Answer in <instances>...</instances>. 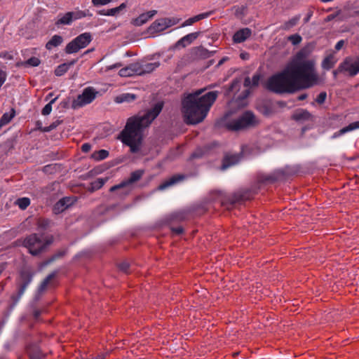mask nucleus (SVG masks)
<instances>
[{"label": "nucleus", "mask_w": 359, "mask_h": 359, "mask_svg": "<svg viewBox=\"0 0 359 359\" xmlns=\"http://www.w3.org/2000/svg\"><path fill=\"white\" fill-rule=\"evenodd\" d=\"M307 48H302L292 57L284 69L267 80L265 87L275 93H292L309 88L318 83L319 76L316 61L309 58Z\"/></svg>", "instance_id": "nucleus-1"}, {"label": "nucleus", "mask_w": 359, "mask_h": 359, "mask_svg": "<svg viewBox=\"0 0 359 359\" xmlns=\"http://www.w3.org/2000/svg\"><path fill=\"white\" fill-rule=\"evenodd\" d=\"M163 102L156 103L142 116H133L128 118L123 130L118 135V139L123 144L130 147V151L135 154L140 151L142 131L148 127L162 111Z\"/></svg>", "instance_id": "nucleus-2"}, {"label": "nucleus", "mask_w": 359, "mask_h": 359, "mask_svg": "<svg viewBox=\"0 0 359 359\" xmlns=\"http://www.w3.org/2000/svg\"><path fill=\"white\" fill-rule=\"evenodd\" d=\"M201 91L189 95L182 102V113L187 124L201 122L216 100L218 92L212 91L199 96Z\"/></svg>", "instance_id": "nucleus-3"}, {"label": "nucleus", "mask_w": 359, "mask_h": 359, "mask_svg": "<svg viewBox=\"0 0 359 359\" xmlns=\"http://www.w3.org/2000/svg\"><path fill=\"white\" fill-rule=\"evenodd\" d=\"M259 124V120L250 111H245L236 119H233L226 123V128L229 130L239 131L248 130L257 127Z\"/></svg>", "instance_id": "nucleus-4"}, {"label": "nucleus", "mask_w": 359, "mask_h": 359, "mask_svg": "<svg viewBox=\"0 0 359 359\" xmlns=\"http://www.w3.org/2000/svg\"><path fill=\"white\" fill-rule=\"evenodd\" d=\"M34 275V271L29 268H24L20 271L15 281L17 293L11 296L14 303H16L24 294L27 287L32 282Z\"/></svg>", "instance_id": "nucleus-5"}, {"label": "nucleus", "mask_w": 359, "mask_h": 359, "mask_svg": "<svg viewBox=\"0 0 359 359\" xmlns=\"http://www.w3.org/2000/svg\"><path fill=\"white\" fill-rule=\"evenodd\" d=\"M51 242L50 240L44 242L38 234L32 233L24 239L22 245L28 249L30 254L35 256L43 252Z\"/></svg>", "instance_id": "nucleus-6"}, {"label": "nucleus", "mask_w": 359, "mask_h": 359, "mask_svg": "<svg viewBox=\"0 0 359 359\" xmlns=\"http://www.w3.org/2000/svg\"><path fill=\"white\" fill-rule=\"evenodd\" d=\"M254 194H255L250 189H239L222 199L221 205L229 208V205L233 206L236 204H241L246 201L251 200L253 198Z\"/></svg>", "instance_id": "nucleus-7"}, {"label": "nucleus", "mask_w": 359, "mask_h": 359, "mask_svg": "<svg viewBox=\"0 0 359 359\" xmlns=\"http://www.w3.org/2000/svg\"><path fill=\"white\" fill-rule=\"evenodd\" d=\"M92 41V36L89 32L83 33L70 41L65 48L66 53H77L80 49L86 48Z\"/></svg>", "instance_id": "nucleus-8"}, {"label": "nucleus", "mask_w": 359, "mask_h": 359, "mask_svg": "<svg viewBox=\"0 0 359 359\" xmlns=\"http://www.w3.org/2000/svg\"><path fill=\"white\" fill-rule=\"evenodd\" d=\"M97 94L98 92L94 88H86L83 93L73 100L72 107L76 109L91 103L95 99Z\"/></svg>", "instance_id": "nucleus-9"}, {"label": "nucleus", "mask_w": 359, "mask_h": 359, "mask_svg": "<svg viewBox=\"0 0 359 359\" xmlns=\"http://www.w3.org/2000/svg\"><path fill=\"white\" fill-rule=\"evenodd\" d=\"M143 174H144L143 170H135V171L131 172L130 176L128 180L123 181L119 184L111 187L110 188L109 191L111 192H113V191H115L121 189L128 188L133 184L139 181L142 178ZM130 191H131L130 188L126 189L124 191H123V192H121V194L123 195V196H128L130 193Z\"/></svg>", "instance_id": "nucleus-10"}, {"label": "nucleus", "mask_w": 359, "mask_h": 359, "mask_svg": "<svg viewBox=\"0 0 359 359\" xmlns=\"http://www.w3.org/2000/svg\"><path fill=\"white\" fill-rule=\"evenodd\" d=\"M76 201L74 197H64L59 200L53 207V211L55 214L60 213L72 205Z\"/></svg>", "instance_id": "nucleus-11"}, {"label": "nucleus", "mask_w": 359, "mask_h": 359, "mask_svg": "<svg viewBox=\"0 0 359 359\" xmlns=\"http://www.w3.org/2000/svg\"><path fill=\"white\" fill-rule=\"evenodd\" d=\"M214 52L209 51L203 46L194 47L191 50V57L193 60L206 59L211 57Z\"/></svg>", "instance_id": "nucleus-12"}, {"label": "nucleus", "mask_w": 359, "mask_h": 359, "mask_svg": "<svg viewBox=\"0 0 359 359\" xmlns=\"http://www.w3.org/2000/svg\"><path fill=\"white\" fill-rule=\"evenodd\" d=\"M140 62H135L119 70L118 74L121 76H132L134 75L140 76Z\"/></svg>", "instance_id": "nucleus-13"}, {"label": "nucleus", "mask_w": 359, "mask_h": 359, "mask_svg": "<svg viewBox=\"0 0 359 359\" xmlns=\"http://www.w3.org/2000/svg\"><path fill=\"white\" fill-rule=\"evenodd\" d=\"M187 176L184 174H175L165 180L158 186L159 190H163L170 186L175 185L185 180Z\"/></svg>", "instance_id": "nucleus-14"}, {"label": "nucleus", "mask_w": 359, "mask_h": 359, "mask_svg": "<svg viewBox=\"0 0 359 359\" xmlns=\"http://www.w3.org/2000/svg\"><path fill=\"white\" fill-rule=\"evenodd\" d=\"M283 177L281 172H275L269 175L261 174L258 175L257 180L260 183L271 184L280 180Z\"/></svg>", "instance_id": "nucleus-15"}, {"label": "nucleus", "mask_w": 359, "mask_h": 359, "mask_svg": "<svg viewBox=\"0 0 359 359\" xmlns=\"http://www.w3.org/2000/svg\"><path fill=\"white\" fill-rule=\"evenodd\" d=\"M199 34L200 32H193L183 36L178 41H177V43L175 44V47L185 48L187 46L191 44L194 40H196L199 36Z\"/></svg>", "instance_id": "nucleus-16"}, {"label": "nucleus", "mask_w": 359, "mask_h": 359, "mask_svg": "<svg viewBox=\"0 0 359 359\" xmlns=\"http://www.w3.org/2000/svg\"><path fill=\"white\" fill-rule=\"evenodd\" d=\"M252 34V31L249 28H243L237 31L233 36V41L236 43H242L248 39Z\"/></svg>", "instance_id": "nucleus-17"}, {"label": "nucleus", "mask_w": 359, "mask_h": 359, "mask_svg": "<svg viewBox=\"0 0 359 359\" xmlns=\"http://www.w3.org/2000/svg\"><path fill=\"white\" fill-rule=\"evenodd\" d=\"M27 352L29 354V359H43L45 358V355L41 352L35 344L27 345Z\"/></svg>", "instance_id": "nucleus-18"}, {"label": "nucleus", "mask_w": 359, "mask_h": 359, "mask_svg": "<svg viewBox=\"0 0 359 359\" xmlns=\"http://www.w3.org/2000/svg\"><path fill=\"white\" fill-rule=\"evenodd\" d=\"M156 11L153 10L144 13H142L133 20V24L136 26H141L146 23L154 15H156Z\"/></svg>", "instance_id": "nucleus-19"}, {"label": "nucleus", "mask_w": 359, "mask_h": 359, "mask_svg": "<svg viewBox=\"0 0 359 359\" xmlns=\"http://www.w3.org/2000/svg\"><path fill=\"white\" fill-rule=\"evenodd\" d=\"M295 121H308L312 118L311 113L306 109H299L296 110L292 116Z\"/></svg>", "instance_id": "nucleus-20"}, {"label": "nucleus", "mask_w": 359, "mask_h": 359, "mask_svg": "<svg viewBox=\"0 0 359 359\" xmlns=\"http://www.w3.org/2000/svg\"><path fill=\"white\" fill-rule=\"evenodd\" d=\"M239 156L238 155H227L222 161V170H225L229 167L235 165L239 161Z\"/></svg>", "instance_id": "nucleus-21"}, {"label": "nucleus", "mask_w": 359, "mask_h": 359, "mask_svg": "<svg viewBox=\"0 0 359 359\" xmlns=\"http://www.w3.org/2000/svg\"><path fill=\"white\" fill-rule=\"evenodd\" d=\"M160 65L159 62H153V63H140V76L146 74L151 73L156 68H157Z\"/></svg>", "instance_id": "nucleus-22"}, {"label": "nucleus", "mask_w": 359, "mask_h": 359, "mask_svg": "<svg viewBox=\"0 0 359 359\" xmlns=\"http://www.w3.org/2000/svg\"><path fill=\"white\" fill-rule=\"evenodd\" d=\"M212 13V12H207V13H201L199 15H197L194 17H192V18H189L188 20H185L182 24V26L181 27H186V26H189V25H193L194 23L201 20H203L205 18H208V16L210 15V14Z\"/></svg>", "instance_id": "nucleus-23"}, {"label": "nucleus", "mask_w": 359, "mask_h": 359, "mask_svg": "<svg viewBox=\"0 0 359 359\" xmlns=\"http://www.w3.org/2000/svg\"><path fill=\"white\" fill-rule=\"evenodd\" d=\"M163 21V18L158 19L155 20L149 27V30L151 33L154 32H160L166 29V25H165V22H161Z\"/></svg>", "instance_id": "nucleus-24"}, {"label": "nucleus", "mask_w": 359, "mask_h": 359, "mask_svg": "<svg viewBox=\"0 0 359 359\" xmlns=\"http://www.w3.org/2000/svg\"><path fill=\"white\" fill-rule=\"evenodd\" d=\"M337 60L335 59L334 55L333 54H330L324 58L321 65L323 69L329 70L334 66Z\"/></svg>", "instance_id": "nucleus-25"}, {"label": "nucleus", "mask_w": 359, "mask_h": 359, "mask_svg": "<svg viewBox=\"0 0 359 359\" xmlns=\"http://www.w3.org/2000/svg\"><path fill=\"white\" fill-rule=\"evenodd\" d=\"M76 60H73L68 63H64L59 65L55 70V74L58 76L63 75L68 71L71 66L74 65L76 62Z\"/></svg>", "instance_id": "nucleus-26"}, {"label": "nucleus", "mask_w": 359, "mask_h": 359, "mask_svg": "<svg viewBox=\"0 0 359 359\" xmlns=\"http://www.w3.org/2000/svg\"><path fill=\"white\" fill-rule=\"evenodd\" d=\"M63 41V39L60 35H54L46 44V48L48 50H51L53 48L60 46Z\"/></svg>", "instance_id": "nucleus-27"}, {"label": "nucleus", "mask_w": 359, "mask_h": 359, "mask_svg": "<svg viewBox=\"0 0 359 359\" xmlns=\"http://www.w3.org/2000/svg\"><path fill=\"white\" fill-rule=\"evenodd\" d=\"M241 88V80L236 79H234L229 87L227 88V90L226 92V95L228 96H231V94H236L237 92L239 91Z\"/></svg>", "instance_id": "nucleus-28"}, {"label": "nucleus", "mask_w": 359, "mask_h": 359, "mask_svg": "<svg viewBox=\"0 0 359 359\" xmlns=\"http://www.w3.org/2000/svg\"><path fill=\"white\" fill-rule=\"evenodd\" d=\"M15 115V111L13 108L11 109L9 113L4 114L0 119V128L9 123Z\"/></svg>", "instance_id": "nucleus-29"}, {"label": "nucleus", "mask_w": 359, "mask_h": 359, "mask_svg": "<svg viewBox=\"0 0 359 359\" xmlns=\"http://www.w3.org/2000/svg\"><path fill=\"white\" fill-rule=\"evenodd\" d=\"M107 181V178L102 179V178H98L94 182L90 183V187L89 188V191L91 192H93L96 190L100 189L103 187V185L105 184V182Z\"/></svg>", "instance_id": "nucleus-30"}, {"label": "nucleus", "mask_w": 359, "mask_h": 359, "mask_svg": "<svg viewBox=\"0 0 359 359\" xmlns=\"http://www.w3.org/2000/svg\"><path fill=\"white\" fill-rule=\"evenodd\" d=\"M72 22V18L71 16L70 12H67L56 21L55 25L57 26L60 25H70Z\"/></svg>", "instance_id": "nucleus-31"}, {"label": "nucleus", "mask_w": 359, "mask_h": 359, "mask_svg": "<svg viewBox=\"0 0 359 359\" xmlns=\"http://www.w3.org/2000/svg\"><path fill=\"white\" fill-rule=\"evenodd\" d=\"M357 128H359V121L351 123L348 126L341 128L340 130H339L337 133H335L334 137L343 135L347 132L351 131Z\"/></svg>", "instance_id": "nucleus-32"}, {"label": "nucleus", "mask_w": 359, "mask_h": 359, "mask_svg": "<svg viewBox=\"0 0 359 359\" xmlns=\"http://www.w3.org/2000/svg\"><path fill=\"white\" fill-rule=\"evenodd\" d=\"M136 99V95L134 94L126 93L122 94L116 97V102L118 103H121L124 102H131Z\"/></svg>", "instance_id": "nucleus-33"}, {"label": "nucleus", "mask_w": 359, "mask_h": 359, "mask_svg": "<svg viewBox=\"0 0 359 359\" xmlns=\"http://www.w3.org/2000/svg\"><path fill=\"white\" fill-rule=\"evenodd\" d=\"M41 61L40 60L36 57H32L29 60L25 62H18L17 64L18 66L22 65L24 67L27 66H32V67H37L39 65Z\"/></svg>", "instance_id": "nucleus-34"}, {"label": "nucleus", "mask_w": 359, "mask_h": 359, "mask_svg": "<svg viewBox=\"0 0 359 359\" xmlns=\"http://www.w3.org/2000/svg\"><path fill=\"white\" fill-rule=\"evenodd\" d=\"M300 19V16H295L291 18L290 20L285 22L281 27L282 29L289 30L294 26H295Z\"/></svg>", "instance_id": "nucleus-35"}, {"label": "nucleus", "mask_w": 359, "mask_h": 359, "mask_svg": "<svg viewBox=\"0 0 359 359\" xmlns=\"http://www.w3.org/2000/svg\"><path fill=\"white\" fill-rule=\"evenodd\" d=\"M126 8V3H122L118 7L113 8H111V9H107V15H110V16H116V15H118L121 13V11L124 10Z\"/></svg>", "instance_id": "nucleus-36"}, {"label": "nucleus", "mask_w": 359, "mask_h": 359, "mask_svg": "<svg viewBox=\"0 0 359 359\" xmlns=\"http://www.w3.org/2000/svg\"><path fill=\"white\" fill-rule=\"evenodd\" d=\"M55 273H52L49 274L41 283V285L39 287V292H41L44 291L46 289L48 284L50 283V281L55 278Z\"/></svg>", "instance_id": "nucleus-37"}, {"label": "nucleus", "mask_w": 359, "mask_h": 359, "mask_svg": "<svg viewBox=\"0 0 359 359\" xmlns=\"http://www.w3.org/2000/svg\"><path fill=\"white\" fill-rule=\"evenodd\" d=\"M15 204L18 205L21 210H25L30 205V200L29 198L26 197L20 198L16 201Z\"/></svg>", "instance_id": "nucleus-38"}, {"label": "nucleus", "mask_w": 359, "mask_h": 359, "mask_svg": "<svg viewBox=\"0 0 359 359\" xmlns=\"http://www.w3.org/2000/svg\"><path fill=\"white\" fill-rule=\"evenodd\" d=\"M62 123V121L61 120H57L54 122H53L49 126L47 127H39V130L42 132H50V130L55 129L57 128L59 125H60Z\"/></svg>", "instance_id": "nucleus-39"}, {"label": "nucleus", "mask_w": 359, "mask_h": 359, "mask_svg": "<svg viewBox=\"0 0 359 359\" xmlns=\"http://www.w3.org/2000/svg\"><path fill=\"white\" fill-rule=\"evenodd\" d=\"M108 155L109 152L107 150L101 149L99 150L98 151L95 152L93 154V157L97 161H100L106 158L108 156Z\"/></svg>", "instance_id": "nucleus-40"}, {"label": "nucleus", "mask_w": 359, "mask_h": 359, "mask_svg": "<svg viewBox=\"0 0 359 359\" xmlns=\"http://www.w3.org/2000/svg\"><path fill=\"white\" fill-rule=\"evenodd\" d=\"M69 12L72 18V21L83 18L87 15L86 12L83 11L77 10Z\"/></svg>", "instance_id": "nucleus-41"}, {"label": "nucleus", "mask_w": 359, "mask_h": 359, "mask_svg": "<svg viewBox=\"0 0 359 359\" xmlns=\"http://www.w3.org/2000/svg\"><path fill=\"white\" fill-rule=\"evenodd\" d=\"M58 97H55L52 100L50 101L49 103L45 105V107L42 109L41 114L43 116H47L50 114L52 110V104L55 102V101L57 100Z\"/></svg>", "instance_id": "nucleus-42"}, {"label": "nucleus", "mask_w": 359, "mask_h": 359, "mask_svg": "<svg viewBox=\"0 0 359 359\" xmlns=\"http://www.w3.org/2000/svg\"><path fill=\"white\" fill-rule=\"evenodd\" d=\"M232 9L234 10V14L237 18H241L245 14L246 7L244 6H236Z\"/></svg>", "instance_id": "nucleus-43"}, {"label": "nucleus", "mask_w": 359, "mask_h": 359, "mask_svg": "<svg viewBox=\"0 0 359 359\" xmlns=\"http://www.w3.org/2000/svg\"><path fill=\"white\" fill-rule=\"evenodd\" d=\"M288 40L290 41H291V43L293 45H297V44H299L302 41V36L300 35H299L297 34H295L290 35L288 37Z\"/></svg>", "instance_id": "nucleus-44"}, {"label": "nucleus", "mask_w": 359, "mask_h": 359, "mask_svg": "<svg viewBox=\"0 0 359 359\" xmlns=\"http://www.w3.org/2000/svg\"><path fill=\"white\" fill-rule=\"evenodd\" d=\"M163 22L165 24V25H166V29L176 25L179 22V20L176 18H163Z\"/></svg>", "instance_id": "nucleus-45"}, {"label": "nucleus", "mask_w": 359, "mask_h": 359, "mask_svg": "<svg viewBox=\"0 0 359 359\" xmlns=\"http://www.w3.org/2000/svg\"><path fill=\"white\" fill-rule=\"evenodd\" d=\"M118 267L120 271H121L126 273H129L130 264L127 262H123L118 264Z\"/></svg>", "instance_id": "nucleus-46"}, {"label": "nucleus", "mask_w": 359, "mask_h": 359, "mask_svg": "<svg viewBox=\"0 0 359 359\" xmlns=\"http://www.w3.org/2000/svg\"><path fill=\"white\" fill-rule=\"evenodd\" d=\"M327 97V93L326 92H321L316 97V102L319 104H322L325 102Z\"/></svg>", "instance_id": "nucleus-47"}, {"label": "nucleus", "mask_w": 359, "mask_h": 359, "mask_svg": "<svg viewBox=\"0 0 359 359\" xmlns=\"http://www.w3.org/2000/svg\"><path fill=\"white\" fill-rule=\"evenodd\" d=\"M260 79H261V74H255L252 76V87L257 86L259 85Z\"/></svg>", "instance_id": "nucleus-48"}, {"label": "nucleus", "mask_w": 359, "mask_h": 359, "mask_svg": "<svg viewBox=\"0 0 359 359\" xmlns=\"http://www.w3.org/2000/svg\"><path fill=\"white\" fill-rule=\"evenodd\" d=\"M113 0H92V3L94 6H102L106 5L111 2Z\"/></svg>", "instance_id": "nucleus-49"}, {"label": "nucleus", "mask_w": 359, "mask_h": 359, "mask_svg": "<svg viewBox=\"0 0 359 359\" xmlns=\"http://www.w3.org/2000/svg\"><path fill=\"white\" fill-rule=\"evenodd\" d=\"M38 224L41 228H46L49 224V221L47 219H39L38 222Z\"/></svg>", "instance_id": "nucleus-50"}, {"label": "nucleus", "mask_w": 359, "mask_h": 359, "mask_svg": "<svg viewBox=\"0 0 359 359\" xmlns=\"http://www.w3.org/2000/svg\"><path fill=\"white\" fill-rule=\"evenodd\" d=\"M332 74H333L334 79H337V75L339 74H344L343 69L341 67V64H339L338 67L333 71Z\"/></svg>", "instance_id": "nucleus-51"}, {"label": "nucleus", "mask_w": 359, "mask_h": 359, "mask_svg": "<svg viewBox=\"0 0 359 359\" xmlns=\"http://www.w3.org/2000/svg\"><path fill=\"white\" fill-rule=\"evenodd\" d=\"M171 230L173 233H175V234H177V235H180L181 233H182L183 232V228L181 227V226H178V227H172L171 228Z\"/></svg>", "instance_id": "nucleus-52"}, {"label": "nucleus", "mask_w": 359, "mask_h": 359, "mask_svg": "<svg viewBox=\"0 0 359 359\" xmlns=\"http://www.w3.org/2000/svg\"><path fill=\"white\" fill-rule=\"evenodd\" d=\"M91 149V145L88 143H85L81 146V151L83 152H88Z\"/></svg>", "instance_id": "nucleus-53"}, {"label": "nucleus", "mask_w": 359, "mask_h": 359, "mask_svg": "<svg viewBox=\"0 0 359 359\" xmlns=\"http://www.w3.org/2000/svg\"><path fill=\"white\" fill-rule=\"evenodd\" d=\"M344 45V40H340L339 41L337 44L335 45V50H339Z\"/></svg>", "instance_id": "nucleus-54"}, {"label": "nucleus", "mask_w": 359, "mask_h": 359, "mask_svg": "<svg viewBox=\"0 0 359 359\" xmlns=\"http://www.w3.org/2000/svg\"><path fill=\"white\" fill-rule=\"evenodd\" d=\"M244 86L245 87H250L252 86V81L250 77H245L244 80Z\"/></svg>", "instance_id": "nucleus-55"}, {"label": "nucleus", "mask_w": 359, "mask_h": 359, "mask_svg": "<svg viewBox=\"0 0 359 359\" xmlns=\"http://www.w3.org/2000/svg\"><path fill=\"white\" fill-rule=\"evenodd\" d=\"M308 97V95L306 93H303L298 96L297 100L299 101L304 100Z\"/></svg>", "instance_id": "nucleus-56"}, {"label": "nucleus", "mask_w": 359, "mask_h": 359, "mask_svg": "<svg viewBox=\"0 0 359 359\" xmlns=\"http://www.w3.org/2000/svg\"><path fill=\"white\" fill-rule=\"evenodd\" d=\"M227 60H228V57H223L222 59H221V60L219 61V62H218V64H217V67L221 66L222 65H223V64L224 63V62H226V61H227Z\"/></svg>", "instance_id": "nucleus-57"}, {"label": "nucleus", "mask_w": 359, "mask_h": 359, "mask_svg": "<svg viewBox=\"0 0 359 359\" xmlns=\"http://www.w3.org/2000/svg\"><path fill=\"white\" fill-rule=\"evenodd\" d=\"M122 66V64L121 63H116L114 65H111V66H109L108 67V69H114V68H118V67H120Z\"/></svg>", "instance_id": "nucleus-58"}, {"label": "nucleus", "mask_w": 359, "mask_h": 359, "mask_svg": "<svg viewBox=\"0 0 359 359\" xmlns=\"http://www.w3.org/2000/svg\"><path fill=\"white\" fill-rule=\"evenodd\" d=\"M41 311L40 310H36L34 312V316L35 318H38L39 316L41 315Z\"/></svg>", "instance_id": "nucleus-59"}, {"label": "nucleus", "mask_w": 359, "mask_h": 359, "mask_svg": "<svg viewBox=\"0 0 359 359\" xmlns=\"http://www.w3.org/2000/svg\"><path fill=\"white\" fill-rule=\"evenodd\" d=\"M97 13L101 15H107V10H100L97 12Z\"/></svg>", "instance_id": "nucleus-60"}, {"label": "nucleus", "mask_w": 359, "mask_h": 359, "mask_svg": "<svg viewBox=\"0 0 359 359\" xmlns=\"http://www.w3.org/2000/svg\"><path fill=\"white\" fill-rule=\"evenodd\" d=\"M334 18H335L334 15H329L326 18V21H330V20H333Z\"/></svg>", "instance_id": "nucleus-61"}, {"label": "nucleus", "mask_w": 359, "mask_h": 359, "mask_svg": "<svg viewBox=\"0 0 359 359\" xmlns=\"http://www.w3.org/2000/svg\"><path fill=\"white\" fill-rule=\"evenodd\" d=\"M311 16V13L309 14V15H307V17L304 19V22H309V19H310Z\"/></svg>", "instance_id": "nucleus-62"}, {"label": "nucleus", "mask_w": 359, "mask_h": 359, "mask_svg": "<svg viewBox=\"0 0 359 359\" xmlns=\"http://www.w3.org/2000/svg\"><path fill=\"white\" fill-rule=\"evenodd\" d=\"M247 56H248V54H245V53H241V57L242 59H244V60L246 59L248 57Z\"/></svg>", "instance_id": "nucleus-63"}, {"label": "nucleus", "mask_w": 359, "mask_h": 359, "mask_svg": "<svg viewBox=\"0 0 359 359\" xmlns=\"http://www.w3.org/2000/svg\"><path fill=\"white\" fill-rule=\"evenodd\" d=\"M36 125H37V128L38 129H39V127H42L41 126V123L40 121H37Z\"/></svg>", "instance_id": "nucleus-64"}]
</instances>
